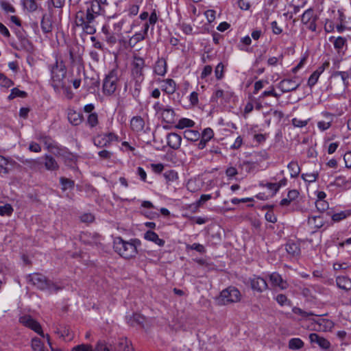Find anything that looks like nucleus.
I'll return each instance as SVG.
<instances>
[{
	"label": "nucleus",
	"mask_w": 351,
	"mask_h": 351,
	"mask_svg": "<svg viewBox=\"0 0 351 351\" xmlns=\"http://www.w3.org/2000/svg\"><path fill=\"white\" fill-rule=\"evenodd\" d=\"M50 71V84L56 93H60L61 87H64L66 75V67L61 59H56L53 64L48 65Z\"/></svg>",
	"instance_id": "1"
},
{
	"label": "nucleus",
	"mask_w": 351,
	"mask_h": 351,
	"mask_svg": "<svg viewBox=\"0 0 351 351\" xmlns=\"http://www.w3.org/2000/svg\"><path fill=\"white\" fill-rule=\"evenodd\" d=\"M140 245L141 241L137 239L127 241L121 237H117L114 239L113 248L121 256L129 259L136 256L138 253L137 247Z\"/></svg>",
	"instance_id": "2"
},
{
	"label": "nucleus",
	"mask_w": 351,
	"mask_h": 351,
	"mask_svg": "<svg viewBox=\"0 0 351 351\" xmlns=\"http://www.w3.org/2000/svg\"><path fill=\"white\" fill-rule=\"evenodd\" d=\"M29 283L36 286L40 290H48L49 292H58L62 289V287L55 284L53 282L47 279V278L40 274L34 273L27 276Z\"/></svg>",
	"instance_id": "3"
},
{
	"label": "nucleus",
	"mask_w": 351,
	"mask_h": 351,
	"mask_svg": "<svg viewBox=\"0 0 351 351\" xmlns=\"http://www.w3.org/2000/svg\"><path fill=\"white\" fill-rule=\"evenodd\" d=\"M121 71L117 68L110 70L103 80V93L105 95H112L117 88Z\"/></svg>",
	"instance_id": "4"
},
{
	"label": "nucleus",
	"mask_w": 351,
	"mask_h": 351,
	"mask_svg": "<svg viewBox=\"0 0 351 351\" xmlns=\"http://www.w3.org/2000/svg\"><path fill=\"white\" fill-rule=\"evenodd\" d=\"M95 21L92 14H86L84 11H79L75 15V23L77 27L82 28L84 33L92 35L96 32Z\"/></svg>",
	"instance_id": "5"
},
{
	"label": "nucleus",
	"mask_w": 351,
	"mask_h": 351,
	"mask_svg": "<svg viewBox=\"0 0 351 351\" xmlns=\"http://www.w3.org/2000/svg\"><path fill=\"white\" fill-rule=\"evenodd\" d=\"M240 300L239 291L233 287H229L223 290L217 298L219 304L226 305L230 303L237 302Z\"/></svg>",
	"instance_id": "6"
},
{
	"label": "nucleus",
	"mask_w": 351,
	"mask_h": 351,
	"mask_svg": "<svg viewBox=\"0 0 351 351\" xmlns=\"http://www.w3.org/2000/svg\"><path fill=\"white\" fill-rule=\"evenodd\" d=\"M114 141H119V136L114 132L99 134L93 138V143L99 148L109 147Z\"/></svg>",
	"instance_id": "7"
},
{
	"label": "nucleus",
	"mask_w": 351,
	"mask_h": 351,
	"mask_svg": "<svg viewBox=\"0 0 351 351\" xmlns=\"http://www.w3.org/2000/svg\"><path fill=\"white\" fill-rule=\"evenodd\" d=\"M145 66V63L143 58L134 56L131 69L132 76L134 80H144L143 69Z\"/></svg>",
	"instance_id": "8"
},
{
	"label": "nucleus",
	"mask_w": 351,
	"mask_h": 351,
	"mask_svg": "<svg viewBox=\"0 0 351 351\" xmlns=\"http://www.w3.org/2000/svg\"><path fill=\"white\" fill-rule=\"evenodd\" d=\"M19 322L27 328L34 330L39 335L45 337L41 325L35 320L31 315H25L19 318Z\"/></svg>",
	"instance_id": "9"
},
{
	"label": "nucleus",
	"mask_w": 351,
	"mask_h": 351,
	"mask_svg": "<svg viewBox=\"0 0 351 351\" xmlns=\"http://www.w3.org/2000/svg\"><path fill=\"white\" fill-rule=\"evenodd\" d=\"M18 43H12V46L16 50H24L27 52H31L34 49V46L31 41L23 34H17Z\"/></svg>",
	"instance_id": "10"
},
{
	"label": "nucleus",
	"mask_w": 351,
	"mask_h": 351,
	"mask_svg": "<svg viewBox=\"0 0 351 351\" xmlns=\"http://www.w3.org/2000/svg\"><path fill=\"white\" fill-rule=\"evenodd\" d=\"M297 80V77H295L293 79H284L279 82L278 87L283 93L295 90L300 86V82Z\"/></svg>",
	"instance_id": "11"
},
{
	"label": "nucleus",
	"mask_w": 351,
	"mask_h": 351,
	"mask_svg": "<svg viewBox=\"0 0 351 351\" xmlns=\"http://www.w3.org/2000/svg\"><path fill=\"white\" fill-rule=\"evenodd\" d=\"M250 286L253 291L263 292L267 289V283L261 277H254L250 280Z\"/></svg>",
	"instance_id": "12"
},
{
	"label": "nucleus",
	"mask_w": 351,
	"mask_h": 351,
	"mask_svg": "<svg viewBox=\"0 0 351 351\" xmlns=\"http://www.w3.org/2000/svg\"><path fill=\"white\" fill-rule=\"evenodd\" d=\"M71 351H110L109 349L106 347V346L102 342H98L95 350H93V348L90 345L88 344H81L75 346L72 348Z\"/></svg>",
	"instance_id": "13"
},
{
	"label": "nucleus",
	"mask_w": 351,
	"mask_h": 351,
	"mask_svg": "<svg viewBox=\"0 0 351 351\" xmlns=\"http://www.w3.org/2000/svg\"><path fill=\"white\" fill-rule=\"evenodd\" d=\"M337 287L346 292L351 290V278L347 276H338L335 278Z\"/></svg>",
	"instance_id": "14"
},
{
	"label": "nucleus",
	"mask_w": 351,
	"mask_h": 351,
	"mask_svg": "<svg viewBox=\"0 0 351 351\" xmlns=\"http://www.w3.org/2000/svg\"><path fill=\"white\" fill-rule=\"evenodd\" d=\"M56 332L58 335L59 338L65 342L71 341L74 338V333L69 326H60L57 328Z\"/></svg>",
	"instance_id": "15"
},
{
	"label": "nucleus",
	"mask_w": 351,
	"mask_h": 351,
	"mask_svg": "<svg viewBox=\"0 0 351 351\" xmlns=\"http://www.w3.org/2000/svg\"><path fill=\"white\" fill-rule=\"evenodd\" d=\"M214 132L213 130L207 128L204 129L202 133L200 134L201 139L197 144V147L199 149H203L206 146L207 143L213 137Z\"/></svg>",
	"instance_id": "16"
},
{
	"label": "nucleus",
	"mask_w": 351,
	"mask_h": 351,
	"mask_svg": "<svg viewBox=\"0 0 351 351\" xmlns=\"http://www.w3.org/2000/svg\"><path fill=\"white\" fill-rule=\"evenodd\" d=\"M269 280L274 287H278L282 290L286 289L288 287V283L282 279L278 273L274 272L270 274Z\"/></svg>",
	"instance_id": "17"
},
{
	"label": "nucleus",
	"mask_w": 351,
	"mask_h": 351,
	"mask_svg": "<svg viewBox=\"0 0 351 351\" xmlns=\"http://www.w3.org/2000/svg\"><path fill=\"white\" fill-rule=\"evenodd\" d=\"M167 145L173 149H178L180 147L182 137L177 133H169L167 136Z\"/></svg>",
	"instance_id": "18"
},
{
	"label": "nucleus",
	"mask_w": 351,
	"mask_h": 351,
	"mask_svg": "<svg viewBox=\"0 0 351 351\" xmlns=\"http://www.w3.org/2000/svg\"><path fill=\"white\" fill-rule=\"evenodd\" d=\"M161 89L167 95H173L177 89L176 82L173 79H165L162 80Z\"/></svg>",
	"instance_id": "19"
},
{
	"label": "nucleus",
	"mask_w": 351,
	"mask_h": 351,
	"mask_svg": "<svg viewBox=\"0 0 351 351\" xmlns=\"http://www.w3.org/2000/svg\"><path fill=\"white\" fill-rule=\"evenodd\" d=\"M67 118L69 123L75 126L81 124L84 119L82 114L76 112L73 109L68 110Z\"/></svg>",
	"instance_id": "20"
},
{
	"label": "nucleus",
	"mask_w": 351,
	"mask_h": 351,
	"mask_svg": "<svg viewBox=\"0 0 351 351\" xmlns=\"http://www.w3.org/2000/svg\"><path fill=\"white\" fill-rule=\"evenodd\" d=\"M309 339L311 343H316L322 349H328L330 346V343L326 339L319 336L316 333H311L309 335Z\"/></svg>",
	"instance_id": "21"
},
{
	"label": "nucleus",
	"mask_w": 351,
	"mask_h": 351,
	"mask_svg": "<svg viewBox=\"0 0 351 351\" xmlns=\"http://www.w3.org/2000/svg\"><path fill=\"white\" fill-rule=\"evenodd\" d=\"M100 235L97 233H93L88 234L87 233H84L82 237V241L88 245H98L100 244Z\"/></svg>",
	"instance_id": "22"
},
{
	"label": "nucleus",
	"mask_w": 351,
	"mask_h": 351,
	"mask_svg": "<svg viewBox=\"0 0 351 351\" xmlns=\"http://www.w3.org/2000/svg\"><path fill=\"white\" fill-rule=\"evenodd\" d=\"M154 72L155 74L164 76L167 73V61L165 58H158L154 66Z\"/></svg>",
	"instance_id": "23"
},
{
	"label": "nucleus",
	"mask_w": 351,
	"mask_h": 351,
	"mask_svg": "<svg viewBox=\"0 0 351 351\" xmlns=\"http://www.w3.org/2000/svg\"><path fill=\"white\" fill-rule=\"evenodd\" d=\"M84 87L89 92H95L96 88L99 86V81L98 77H84Z\"/></svg>",
	"instance_id": "24"
},
{
	"label": "nucleus",
	"mask_w": 351,
	"mask_h": 351,
	"mask_svg": "<svg viewBox=\"0 0 351 351\" xmlns=\"http://www.w3.org/2000/svg\"><path fill=\"white\" fill-rule=\"evenodd\" d=\"M160 117L162 119V121L165 123H173L175 121L176 113L171 107L167 106V108H165V110L161 113Z\"/></svg>",
	"instance_id": "25"
},
{
	"label": "nucleus",
	"mask_w": 351,
	"mask_h": 351,
	"mask_svg": "<svg viewBox=\"0 0 351 351\" xmlns=\"http://www.w3.org/2000/svg\"><path fill=\"white\" fill-rule=\"evenodd\" d=\"M130 127L134 132H139L143 131L145 127L144 119L140 116L132 117L130 121Z\"/></svg>",
	"instance_id": "26"
},
{
	"label": "nucleus",
	"mask_w": 351,
	"mask_h": 351,
	"mask_svg": "<svg viewBox=\"0 0 351 351\" xmlns=\"http://www.w3.org/2000/svg\"><path fill=\"white\" fill-rule=\"evenodd\" d=\"M144 239L149 241L154 242L160 247L164 246L165 243V241L163 239H160L158 235L152 230H148L144 234Z\"/></svg>",
	"instance_id": "27"
},
{
	"label": "nucleus",
	"mask_w": 351,
	"mask_h": 351,
	"mask_svg": "<svg viewBox=\"0 0 351 351\" xmlns=\"http://www.w3.org/2000/svg\"><path fill=\"white\" fill-rule=\"evenodd\" d=\"M101 2H99L98 0H94L91 1L90 6L88 7L85 12L86 14H92L94 16L95 19L97 16L99 15V12L101 11Z\"/></svg>",
	"instance_id": "28"
},
{
	"label": "nucleus",
	"mask_w": 351,
	"mask_h": 351,
	"mask_svg": "<svg viewBox=\"0 0 351 351\" xmlns=\"http://www.w3.org/2000/svg\"><path fill=\"white\" fill-rule=\"evenodd\" d=\"M316 324L318 326L317 330L322 331L330 330L334 326V323L331 320L324 318L319 319Z\"/></svg>",
	"instance_id": "29"
},
{
	"label": "nucleus",
	"mask_w": 351,
	"mask_h": 351,
	"mask_svg": "<svg viewBox=\"0 0 351 351\" xmlns=\"http://www.w3.org/2000/svg\"><path fill=\"white\" fill-rule=\"evenodd\" d=\"M45 167L49 171H56L58 169L59 165L55 158L51 155H45Z\"/></svg>",
	"instance_id": "30"
},
{
	"label": "nucleus",
	"mask_w": 351,
	"mask_h": 351,
	"mask_svg": "<svg viewBox=\"0 0 351 351\" xmlns=\"http://www.w3.org/2000/svg\"><path fill=\"white\" fill-rule=\"evenodd\" d=\"M102 33L104 35L105 40L110 45H114L118 40V36L116 34L110 32L108 29L104 26L102 27Z\"/></svg>",
	"instance_id": "31"
},
{
	"label": "nucleus",
	"mask_w": 351,
	"mask_h": 351,
	"mask_svg": "<svg viewBox=\"0 0 351 351\" xmlns=\"http://www.w3.org/2000/svg\"><path fill=\"white\" fill-rule=\"evenodd\" d=\"M116 351H132L131 343L127 338H121L115 348Z\"/></svg>",
	"instance_id": "32"
},
{
	"label": "nucleus",
	"mask_w": 351,
	"mask_h": 351,
	"mask_svg": "<svg viewBox=\"0 0 351 351\" xmlns=\"http://www.w3.org/2000/svg\"><path fill=\"white\" fill-rule=\"evenodd\" d=\"M145 318L144 316L138 313H134L132 316H130L128 318V323L132 326H143V323L145 322Z\"/></svg>",
	"instance_id": "33"
},
{
	"label": "nucleus",
	"mask_w": 351,
	"mask_h": 351,
	"mask_svg": "<svg viewBox=\"0 0 351 351\" xmlns=\"http://www.w3.org/2000/svg\"><path fill=\"white\" fill-rule=\"evenodd\" d=\"M324 116L326 118L327 121H319L317 123L318 128L324 131L328 129L331 126V123L332 121V114L329 112L324 113Z\"/></svg>",
	"instance_id": "34"
},
{
	"label": "nucleus",
	"mask_w": 351,
	"mask_h": 351,
	"mask_svg": "<svg viewBox=\"0 0 351 351\" xmlns=\"http://www.w3.org/2000/svg\"><path fill=\"white\" fill-rule=\"evenodd\" d=\"M347 40L344 37L339 36L333 42L334 47L338 53H343L344 48L346 47Z\"/></svg>",
	"instance_id": "35"
},
{
	"label": "nucleus",
	"mask_w": 351,
	"mask_h": 351,
	"mask_svg": "<svg viewBox=\"0 0 351 351\" xmlns=\"http://www.w3.org/2000/svg\"><path fill=\"white\" fill-rule=\"evenodd\" d=\"M308 223L309 225L313 226V228L315 229H319L322 228L324 224L323 218L319 215L309 217L308 219Z\"/></svg>",
	"instance_id": "36"
},
{
	"label": "nucleus",
	"mask_w": 351,
	"mask_h": 351,
	"mask_svg": "<svg viewBox=\"0 0 351 351\" xmlns=\"http://www.w3.org/2000/svg\"><path fill=\"white\" fill-rule=\"evenodd\" d=\"M41 29L45 34L51 33L53 29L52 23L49 18H46V15H43L41 19Z\"/></svg>",
	"instance_id": "37"
},
{
	"label": "nucleus",
	"mask_w": 351,
	"mask_h": 351,
	"mask_svg": "<svg viewBox=\"0 0 351 351\" xmlns=\"http://www.w3.org/2000/svg\"><path fill=\"white\" fill-rule=\"evenodd\" d=\"M184 137L187 141H196L200 138V134L197 130H186L184 132Z\"/></svg>",
	"instance_id": "38"
},
{
	"label": "nucleus",
	"mask_w": 351,
	"mask_h": 351,
	"mask_svg": "<svg viewBox=\"0 0 351 351\" xmlns=\"http://www.w3.org/2000/svg\"><path fill=\"white\" fill-rule=\"evenodd\" d=\"M291 178H296L300 173V167L296 161H291L287 166Z\"/></svg>",
	"instance_id": "39"
},
{
	"label": "nucleus",
	"mask_w": 351,
	"mask_h": 351,
	"mask_svg": "<svg viewBox=\"0 0 351 351\" xmlns=\"http://www.w3.org/2000/svg\"><path fill=\"white\" fill-rule=\"evenodd\" d=\"M317 17V16L314 14L313 10L312 8H309L303 13L301 21L303 24H306L311 22L310 21H312L314 18Z\"/></svg>",
	"instance_id": "40"
},
{
	"label": "nucleus",
	"mask_w": 351,
	"mask_h": 351,
	"mask_svg": "<svg viewBox=\"0 0 351 351\" xmlns=\"http://www.w3.org/2000/svg\"><path fill=\"white\" fill-rule=\"evenodd\" d=\"M351 215V210H346L339 213H334L332 215V220L335 222H339L340 221L347 218Z\"/></svg>",
	"instance_id": "41"
},
{
	"label": "nucleus",
	"mask_w": 351,
	"mask_h": 351,
	"mask_svg": "<svg viewBox=\"0 0 351 351\" xmlns=\"http://www.w3.org/2000/svg\"><path fill=\"white\" fill-rule=\"evenodd\" d=\"M195 125V122L187 118H182L179 120L177 125L175 126L178 129H184L185 128H191Z\"/></svg>",
	"instance_id": "42"
},
{
	"label": "nucleus",
	"mask_w": 351,
	"mask_h": 351,
	"mask_svg": "<svg viewBox=\"0 0 351 351\" xmlns=\"http://www.w3.org/2000/svg\"><path fill=\"white\" fill-rule=\"evenodd\" d=\"M285 247L287 252L292 256H297L300 253V248L297 243H289Z\"/></svg>",
	"instance_id": "43"
},
{
	"label": "nucleus",
	"mask_w": 351,
	"mask_h": 351,
	"mask_svg": "<svg viewBox=\"0 0 351 351\" xmlns=\"http://www.w3.org/2000/svg\"><path fill=\"white\" fill-rule=\"evenodd\" d=\"M23 5L29 12H35L38 9V4L35 0H23Z\"/></svg>",
	"instance_id": "44"
},
{
	"label": "nucleus",
	"mask_w": 351,
	"mask_h": 351,
	"mask_svg": "<svg viewBox=\"0 0 351 351\" xmlns=\"http://www.w3.org/2000/svg\"><path fill=\"white\" fill-rule=\"evenodd\" d=\"M60 182L62 185V189L66 191L68 189H72L74 187L75 182L73 180L69 178L61 177L60 178Z\"/></svg>",
	"instance_id": "45"
},
{
	"label": "nucleus",
	"mask_w": 351,
	"mask_h": 351,
	"mask_svg": "<svg viewBox=\"0 0 351 351\" xmlns=\"http://www.w3.org/2000/svg\"><path fill=\"white\" fill-rule=\"evenodd\" d=\"M27 95V93L23 90H21L17 88H14L11 90V93L8 96V99L12 100L15 97L25 98Z\"/></svg>",
	"instance_id": "46"
},
{
	"label": "nucleus",
	"mask_w": 351,
	"mask_h": 351,
	"mask_svg": "<svg viewBox=\"0 0 351 351\" xmlns=\"http://www.w3.org/2000/svg\"><path fill=\"white\" fill-rule=\"evenodd\" d=\"M303 346L304 342L299 338H293L289 341V348L291 350H298Z\"/></svg>",
	"instance_id": "47"
},
{
	"label": "nucleus",
	"mask_w": 351,
	"mask_h": 351,
	"mask_svg": "<svg viewBox=\"0 0 351 351\" xmlns=\"http://www.w3.org/2000/svg\"><path fill=\"white\" fill-rule=\"evenodd\" d=\"M301 177L305 182L309 183L314 182L317 180L319 177V173L318 171H315L313 173H302Z\"/></svg>",
	"instance_id": "48"
},
{
	"label": "nucleus",
	"mask_w": 351,
	"mask_h": 351,
	"mask_svg": "<svg viewBox=\"0 0 351 351\" xmlns=\"http://www.w3.org/2000/svg\"><path fill=\"white\" fill-rule=\"evenodd\" d=\"M143 80H134V87L130 90L131 94L134 99H136L139 97L141 93V84Z\"/></svg>",
	"instance_id": "49"
},
{
	"label": "nucleus",
	"mask_w": 351,
	"mask_h": 351,
	"mask_svg": "<svg viewBox=\"0 0 351 351\" xmlns=\"http://www.w3.org/2000/svg\"><path fill=\"white\" fill-rule=\"evenodd\" d=\"M163 176L165 177L167 182H174L178 179V175L177 171L172 169L166 171L164 173Z\"/></svg>",
	"instance_id": "50"
},
{
	"label": "nucleus",
	"mask_w": 351,
	"mask_h": 351,
	"mask_svg": "<svg viewBox=\"0 0 351 351\" xmlns=\"http://www.w3.org/2000/svg\"><path fill=\"white\" fill-rule=\"evenodd\" d=\"M14 211L12 206L10 204L0 206V215L10 216Z\"/></svg>",
	"instance_id": "51"
},
{
	"label": "nucleus",
	"mask_w": 351,
	"mask_h": 351,
	"mask_svg": "<svg viewBox=\"0 0 351 351\" xmlns=\"http://www.w3.org/2000/svg\"><path fill=\"white\" fill-rule=\"evenodd\" d=\"M14 85V82L7 77L3 73H0V86L9 88Z\"/></svg>",
	"instance_id": "52"
},
{
	"label": "nucleus",
	"mask_w": 351,
	"mask_h": 351,
	"mask_svg": "<svg viewBox=\"0 0 351 351\" xmlns=\"http://www.w3.org/2000/svg\"><path fill=\"white\" fill-rule=\"evenodd\" d=\"M212 198L211 195L210 194H204L200 196V198L195 202V209H198L200 206H202L205 202L210 200Z\"/></svg>",
	"instance_id": "53"
},
{
	"label": "nucleus",
	"mask_w": 351,
	"mask_h": 351,
	"mask_svg": "<svg viewBox=\"0 0 351 351\" xmlns=\"http://www.w3.org/2000/svg\"><path fill=\"white\" fill-rule=\"evenodd\" d=\"M87 123L91 128L95 127L98 124V115L96 112L90 113L88 116Z\"/></svg>",
	"instance_id": "54"
},
{
	"label": "nucleus",
	"mask_w": 351,
	"mask_h": 351,
	"mask_svg": "<svg viewBox=\"0 0 351 351\" xmlns=\"http://www.w3.org/2000/svg\"><path fill=\"white\" fill-rule=\"evenodd\" d=\"M145 34L143 32L136 33L130 39V44L133 46L135 45L137 43L145 39Z\"/></svg>",
	"instance_id": "55"
},
{
	"label": "nucleus",
	"mask_w": 351,
	"mask_h": 351,
	"mask_svg": "<svg viewBox=\"0 0 351 351\" xmlns=\"http://www.w3.org/2000/svg\"><path fill=\"white\" fill-rule=\"evenodd\" d=\"M292 311L293 313H295L296 315H299L302 316V317H308L309 316L316 315L313 312H311V311L306 312L298 307H293L292 309Z\"/></svg>",
	"instance_id": "56"
},
{
	"label": "nucleus",
	"mask_w": 351,
	"mask_h": 351,
	"mask_svg": "<svg viewBox=\"0 0 351 351\" xmlns=\"http://www.w3.org/2000/svg\"><path fill=\"white\" fill-rule=\"evenodd\" d=\"M260 185L264 187H267L268 189H269L271 191V195H275L279 190V185L277 184V183H261Z\"/></svg>",
	"instance_id": "57"
},
{
	"label": "nucleus",
	"mask_w": 351,
	"mask_h": 351,
	"mask_svg": "<svg viewBox=\"0 0 351 351\" xmlns=\"http://www.w3.org/2000/svg\"><path fill=\"white\" fill-rule=\"evenodd\" d=\"M21 161L23 164L32 169H36L40 164V162L36 159H25Z\"/></svg>",
	"instance_id": "58"
},
{
	"label": "nucleus",
	"mask_w": 351,
	"mask_h": 351,
	"mask_svg": "<svg viewBox=\"0 0 351 351\" xmlns=\"http://www.w3.org/2000/svg\"><path fill=\"white\" fill-rule=\"evenodd\" d=\"M223 64L219 63L215 70V77L217 80H221L223 77Z\"/></svg>",
	"instance_id": "59"
},
{
	"label": "nucleus",
	"mask_w": 351,
	"mask_h": 351,
	"mask_svg": "<svg viewBox=\"0 0 351 351\" xmlns=\"http://www.w3.org/2000/svg\"><path fill=\"white\" fill-rule=\"evenodd\" d=\"M315 206L319 211L323 212L328 208V204L325 200L316 201Z\"/></svg>",
	"instance_id": "60"
},
{
	"label": "nucleus",
	"mask_w": 351,
	"mask_h": 351,
	"mask_svg": "<svg viewBox=\"0 0 351 351\" xmlns=\"http://www.w3.org/2000/svg\"><path fill=\"white\" fill-rule=\"evenodd\" d=\"M95 220V217L91 213H84L80 216V221L84 223H91Z\"/></svg>",
	"instance_id": "61"
},
{
	"label": "nucleus",
	"mask_w": 351,
	"mask_h": 351,
	"mask_svg": "<svg viewBox=\"0 0 351 351\" xmlns=\"http://www.w3.org/2000/svg\"><path fill=\"white\" fill-rule=\"evenodd\" d=\"M319 76L313 72L308 80V86L311 88L313 87L317 82Z\"/></svg>",
	"instance_id": "62"
},
{
	"label": "nucleus",
	"mask_w": 351,
	"mask_h": 351,
	"mask_svg": "<svg viewBox=\"0 0 351 351\" xmlns=\"http://www.w3.org/2000/svg\"><path fill=\"white\" fill-rule=\"evenodd\" d=\"M165 108H167V106H163L159 101L156 102L153 106V108L155 110L156 114L159 116L161 114V113L163 112V110H165Z\"/></svg>",
	"instance_id": "63"
},
{
	"label": "nucleus",
	"mask_w": 351,
	"mask_h": 351,
	"mask_svg": "<svg viewBox=\"0 0 351 351\" xmlns=\"http://www.w3.org/2000/svg\"><path fill=\"white\" fill-rule=\"evenodd\" d=\"M1 6L3 10H5L6 12H11L14 13L15 12L14 8L9 3L5 1H2L1 3Z\"/></svg>",
	"instance_id": "64"
}]
</instances>
